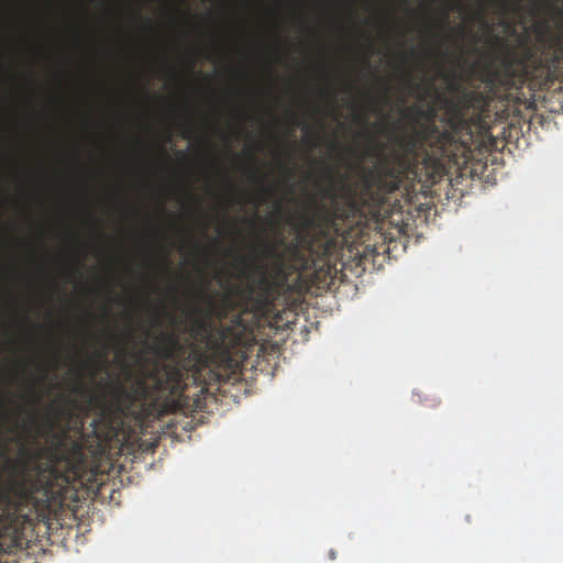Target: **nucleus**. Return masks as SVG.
Wrapping results in <instances>:
<instances>
[{"label":"nucleus","mask_w":563,"mask_h":563,"mask_svg":"<svg viewBox=\"0 0 563 563\" xmlns=\"http://www.w3.org/2000/svg\"><path fill=\"white\" fill-rule=\"evenodd\" d=\"M170 289L176 292L177 291V287L175 285L170 286Z\"/></svg>","instance_id":"aec40b11"},{"label":"nucleus","mask_w":563,"mask_h":563,"mask_svg":"<svg viewBox=\"0 0 563 563\" xmlns=\"http://www.w3.org/2000/svg\"><path fill=\"white\" fill-rule=\"evenodd\" d=\"M240 262L243 264L244 267H253V263L251 261H249L247 258L241 256L240 257Z\"/></svg>","instance_id":"0eeeda50"},{"label":"nucleus","mask_w":563,"mask_h":563,"mask_svg":"<svg viewBox=\"0 0 563 563\" xmlns=\"http://www.w3.org/2000/svg\"><path fill=\"white\" fill-rule=\"evenodd\" d=\"M282 167L287 173V179H291L294 177V168L288 167L286 164H282Z\"/></svg>","instance_id":"423d86ee"},{"label":"nucleus","mask_w":563,"mask_h":563,"mask_svg":"<svg viewBox=\"0 0 563 563\" xmlns=\"http://www.w3.org/2000/svg\"><path fill=\"white\" fill-rule=\"evenodd\" d=\"M255 267L264 268V265H263V264H258V265H256Z\"/></svg>","instance_id":"4be33fe9"},{"label":"nucleus","mask_w":563,"mask_h":563,"mask_svg":"<svg viewBox=\"0 0 563 563\" xmlns=\"http://www.w3.org/2000/svg\"><path fill=\"white\" fill-rule=\"evenodd\" d=\"M272 190H273V189H272V187H266V188H264V192H266V194H271V192H272Z\"/></svg>","instance_id":"2eb2a0df"},{"label":"nucleus","mask_w":563,"mask_h":563,"mask_svg":"<svg viewBox=\"0 0 563 563\" xmlns=\"http://www.w3.org/2000/svg\"><path fill=\"white\" fill-rule=\"evenodd\" d=\"M328 556H330V560H334L336 556L335 550H330V553H328Z\"/></svg>","instance_id":"9b49d317"},{"label":"nucleus","mask_w":563,"mask_h":563,"mask_svg":"<svg viewBox=\"0 0 563 563\" xmlns=\"http://www.w3.org/2000/svg\"><path fill=\"white\" fill-rule=\"evenodd\" d=\"M30 416H31L32 419H35L36 418V412L33 411V412L30 413Z\"/></svg>","instance_id":"6ab92c4d"},{"label":"nucleus","mask_w":563,"mask_h":563,"mask_svg":"<svg viewBox=\"0 0 563 563\" xmlns=\"http://www.w3.org/2000/svg\"><path fill=\"white\" fill-rule=\"evenodd\" d=\"M262 258H276V260H283L282 254L278 252L277 245L274 243H263L261 244L260 249L256 250Z\"/></svg>","instance_id":"39448f33"},{"label":"nucleus","mask_w":563,"mask_h":563,"mask_svg":"<svg viewBox=\"0 0 563 563\" xmlns=\"http://www.w3.org/2000/svg\"><path fill=\"white\" fill-rule=\"evenodd\" d=\"M109 311L107 309H103V318H108Z\"/></svg>","instance_id":"dca6fc26"},{"label":"nucleus","mask_w":563,"mask_h":563,"mask_svg":"<svg viewBox=\"0 0 563 563\" xmlns=\"http://www.w3.org/2000/svg\"><path fill=\"white\" fill-rule=\"evenodd\" d=\"M323 170H325V175L328 177H333V167L331 165H325Z\"/></svg>","instance_id":"1a4fd4ad"},{"label":"nucleus","mask_w":563,"mask_h":563,"mask_svg":"<svg viewBox=\"0 0 563 563\" xmlns=\"http://www.w3.org/2000/svg\"><path fill=\"white\" fill-rule=\"evenodd\" d=\"M416 112L423 121H418L409 133L396 139V159L404 172L417 174L424 169L431 175L439 174L445 168V161L454 156L457 134L464 122L460 117H451L446 128L440 129L434 108H417Z\"/></svg>","instance_id":"7ed1b4c3"},{"label":"nucleus","mask_w":563,"mask_h":563,"mask_svg":"<svg viewBox=\"0 0 563 563\" xmlns=\"http://www.w3.org/2000/svg\"><path fill=\"white\" fill-rule=\"evenodd\" d=\"M246 155H247V157H249L250 159H252V161H254V159H255V155H254V153H253L252 151L246 152Z\"/></svg>","instance_id":"f8f14e48"},{"label":"nucleus","mask_w":563,"mask_h":563,"mask_svg":"<svg viewBox=\"0 0 563 563\" xmlns=\"http://www.w3.org/2000/svg\"><path fill=\"white\" fill-rule=\"evenodd\" d=\"M157 358L147 368H141L139 377L126 387L114 380L109 385L110 399L101 396L97 400L98 422L111 428L117 415H126L136 402L156 404L161 399L179 396L184 379L191 373L195 377L201 368V358L196 350L181 343L174 331L162 332L153 345Z\"/></svg>","instance_id":"f257e3e1"},{"label":"nucleus","mask_w":563,"mask_h":563,"mask_svg":"<svg viewBox=\"0 0 563 563\" xmlns=\"http://www.w3.org/2000/svg\"><path fill=\"white\" fill-rule=\"evenodd\" d=\"M167 252L164 253V263H165V267L167 268V265H168V262H167Z\"/></svg>","instance_id":"4468645a"},{"label":"nucleus","mask_w":563,"mask_h":563,"mask_svg":"<svg viewBox=\"0 0 563 563\" xmlns=\"http://www.w3.org/2000/svg\"><path fill=\"white\" fill-rule=\"evenodd\" d=\"M177 154H178V156H180L183 158H185V156H186V154L184 152H181V151H179Z\"/></svg>","instance_id":"f3484780"},{"label":"nucleus","mask_w":563,"mask_h":563,"mask_svg":"<svg viewBox=\"0 0 563 563\" xmlns=\"http://www.w3.org/2000/svg\"><path fill=\"white\" fill-rule=\"evenodd\" d=\"M261 284H262V286L264 287V289H266V290H267V287L269 286V284L267 283V278H266L265 276H263V277L261 278Z\"/></svg>","instance_id":"9d476101"},{"label":"nucleus","mask_w":563,"mask_h":563,"mask_svg":"<svg viewBox=\"0 0 563 563\" xmlns=\"http://www.w3.org/2000/svg\"><path fill=\"white\" fill-rule=\"evenodd\" d=\"M559 14L563 18V10L559 11Z\"/></svg>","instance_id":"5701e85b"},{"label":"nucleus","mask_w":563,"mask_h":563,"mask_svg":"<svg viewBox=\"0 0 563 563\" xmlns=\"http://www.w3.org/2000/svg\"><path fill=\"white\" fill-rule=\"evenodd\" d=\"M76 475L75 466L59 472L48 465L11 478L0 488V539L16 534L24 523L48 520L63 506Z\"/></svg>","instance_id":"f03ea898"},{"label":"nucleus","mask_w":563,"mask_h":563,"mask_svg":"<svg viewBox=\"0 0 563 563\" xmlns=\"http://www.w3.org/2000/svg\"><path fill=\"white\" fill-rule=\"evenodd\" d=\"M161 324H162V322H161L159 314H158V313H156V314L153 317L152 325H153V327H159Z\"/></svg>","instance_id":"6e6552de"},{"label":"nucleus","mask_w":563,"mask_h":563,"mask_svg":"<svg viewBox=\"0 0 563 563\" xmlns=\"http://www.w3.org/2000/svg\"><path fill=\"white\" fill-rule=\"evenodd\" d=\"M164 312H166V309H165V307H164V306H162V307L159 308V313H164Z\"/></svg>","instance_id":"a211bd4d"},{"label":"nucleus","mask_w":563,"mask_h":563,"mask_svg":"<svg viewBox=\"0 0 563 563\" xmlns=\"http://www.w3.org/2000/svg\"><path fill=\"white\" fill-rule=\"evenodd\" d=\"M86 364H92V365L96 367V364H97V363H96V361H90L89 363H86ZM91 375H92V376H95V375H96V368L92 371V374H91Z\"/></svg>","instance_id":"ddd939ff"},{"label":"nucleus","mask_w":563,"mask_h":563,"mask_svg":"<svg viewBox=\"0 0 563 563\" xmlns=\"http://www.w3.org/2000/svg\"><path fill=\"white\" fill-rule=\"evenodd\" d=\"M192 296L205 305V307L197 303L190 311V327L187 331L190 333H219L221 344H225V339L229 335L239 339L238 333H244L246 325L240 313L235 314L231 320V325L217 327L211 322V319L222 321L231 313L246 309L247 301L254 292V286L247 285L242 287L240 285L230 286L223 292L211 294L206 288V285L192 286L190 288Z\"/></svg>","instance_id":"20e7f679"},{"label":"nucleus","mask_w":563,"mask_h":563,"mask_svg":"<svg viewBox=\"0 0 563 563\" xmlns=\"http://www.w3.org/2000/svg\"><path fill=\"white\" fill-rule=\"evenodd\" d=\"M384 168H388V162L385 161Z\"/></svg>","instance_id":"412c9836"}]
</instances>
